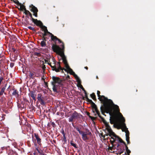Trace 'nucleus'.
Segmentation results:
<instances>
[{"label": "nucleus", "mask_w": 155, "mask_h": 155, "mask_svg": "<svg viewBox=\"0 0 155 155\" xmlns=\"http://www.w3.org/2000/svg\"><path fill=\"white\" fill-rule=\"evenodd\" d=\"M100 91H97V94L98 97V99L103 104L100 108L102 114L104 115V113H109L110 116V121L111 124H114L115 127V124L121 120L122 123L123 128L125 130L126 140L128 144L130 143V141L129 132L124 123L125 119L120 112L119 106L114 104L112 101L108 99L104 95H101Z\"/></svg>", "instance_id": "f257e3e1"}, {"label": "nucleus", "mask_w": 155, "mask_h": 155, "mask_svg": "<svg viewBox=\"0 0 155 155\" xmlns=\"http://www.w3.org/2000/svg\"><path fill=\"white\" fill-rule=\"evenodd\" d=\"M42 68L43 69V73H45V70L46 67L45 65L44 64H43L42 65Z\"/></svg>", "instance_id": "c756f323"}, {"label": "nucleus", "mask_w": 155, "mask_h": 155, "mask_svg": "<svg viewBox=\"0 0 155 155\" xmlns=\"http://www.w3.org/2000/svg\"><path fill=\"white\" fill-rule=\"evenodd\" d=\"M37 99L41 105H44L45 104V103L44 100V97L41 93L38 94Z\"/></svg>", "instance_id": "9d476101"}, {"label": "nucleus", "mask_w": 155, "mask_h": 155, "mask_svg": "<svg viewBox=\"0 0 155 155\" xmlns=\"http://www.w3.org/2000/svg\"><path fill=\"white\" fill-rule=\"evenodd\" d=\"M42 34L43 37H45V36H46L47 35V34H46V33H42Z\"/></svg>", "instance_id": "603ef678"}, {"label": "nucleus", "mask_w": 155, "mask_h": 155, "mask_svg": "<svg viewBox=\"0 0 155 155\" xmlns=\"http://www.w3.org/2000/svg\"><path fill=\"white\" fill-rule=\"evenodd\" d=\"M18 5H20V8H18L19 10L20 11H23V10H25L24 8H25V5L22 4L21 3V4H19Z\"/></svg>", "instance_id": "6ab92c4d"}, {"label": "nucleus", "mask_w": 155, "mask_h": 155, "mask_svg": "<svg viewBox=\"0 0 155 155\" xmlns=\"http://www.w3.org/2000/svg\"><path fill=\"white\" fill-rule=\"evenodd\" d=\"M32 22L36 25L37 26H39L41 28L43 25V24L40 20H38L37 19H32Z\"/></svg>", "instance_id": "9b49d317"}, {"label": "nucleus", "mask_w": 155, "mask_h": 155, "mask_svg": "<svg viewBox=\"0 0 155 155\" xmlns=\"http://www.w3.org/2000/svg\"><path fill=\"white\" fill-rule=\"evenodd\" d=\"M97 115L105 125V128L103 130L105 132L106 136H109L111 137H115V136L117 135L113 131L108 123L101 116L100 113H98Z\"/></svg>", "instance_id": "f03ea898"}, {"label": "nucleus", "mask_w": 155, "mask_h": 155, "mask_svg": "<svg viewBox=\"0 0 155 155\" xmlns=\"http://www.w3.org/2000/svg\"><path fill=\"white\" fill-rule=\"evenodd\" d=\"M68 72H69L70 74H71L72 75L73 74H74V72L70 68L68 70Z\"/></svg>", "instance_id": "7c9ffc66"}, {"label": "nucleus", "mask_w": 155, "mask_h": 155, "mask_svg": "<svg viewBox=\"0 0 155 155\" xmlns=\"http://www.w3.org/2000/svg\"><path fill=\"white\" fill-rule=\"evenodd\" d=\"M4 78L2 77H0V83H1L2 81L3 80Z\"/></svg>", "instance_id": "de8ad7c7"}, {"label": "nucleus", "mask_w": 155, "mask_h": 155, "mask_svg": "<svg viewBox=\"0 0 155 155\" xmlns=\"http://www.w3.org/2000/svg\"><path fill=\"white\" fill-rule=\"evenodd\" d=\"M23 100L25 102H28V101L27 100V99L25 98V97H23Z\"/></svg>", "instance_id": "09e8293b"}, {"label": "nucleus", "mask_w": 155, "mask_h": 155, "mask_svg": "<svg viewBox=\"0 0 155 155\" xmlns=\"http://www.w3.org/2000/svg\"><path fill=\"white\" fill-rule=\"evenodd\" d=\"M90 114L89 112H87V115L93 121L94 120L96 119V117H94L92 116H91L90 115Z\"/></svg>", "instance_id": "4be33fe9"}, {"label": "nucleus", "mask_w": 155, "mask_h": 155, "mask_svg": "<svg viewBox=\"0 0 155 155\" xmlns=\"http://www.w3.org/2000/svg\"><path fill=\"white\" fill-rule=\"evenodd\" d=\"M27 23V24H29V21L27 20V21H25Z\"/></svg>", "instance_id": "680f3d73"}, {"label": "nucleus", "mask_w": 155, "mask_h": 155, "mask_svg": "<svg viewBox=\"0 0 155 155\" xmlns=\"http://www.w3.org/2000/svg\"><path fill=\"white\" fill-rule=\"evenodd\" d=\"M51 40L54 42L55 44H56V41H58L59 43L62 44L60 45V46L62 47L61 48H63V46L64 47V42L60 39H58L56 36H54L53 34L51 35Z\"/></svg>", "instance_id": "6e6552de"}, {"label": "nucleus", "mask_w": 155, "mask_h": 155, "mask_svg": "<svg viewBox=\"0 0 155 155\" xmlns=\"http://www.w3.org/2000/svg\"><path fill=\"white\" fill-rule=\"evenodd\" d=\"M71 144L72 146H73L74 148H78V147L76 145V144L73 143L72 142V141L71 142Z\"/></svg>", "instance_id": "2f4dec72"}, {"label": "nucleus", "mask_w": 155, "mask_h": 155, "mask_svg": "<svg viewBox=\"0 0 155 155\" xmlns=\"http://www.w3.org/2000/svg\"><path fill=\"white\" fill-rule=\"evenodd\" d=\"M51 125L54 127H56L55 124L54 122H52L51 123Z\"/></svg>", "instance_id": "79ce46f5"}, {"label": "nucleus", "mask_w": 155, "mask_h": 155, "mask_svg": "<svg viewBox=\"0 0 155 155\" xmlns=\"http://www.w3.org/2000/svg\"><path fill=\"white\" fill-rule=\"evenodd\" d=\"M52 79L53 81L51 82V84L53 86V90L54 92H58L57 91V87L55 85L56 83H58L60 84H61L62 80H61L59 78L55 77L54 76H52Z\"/></svg>", "instance_id": "39448f33"}, {"label": "nucleus", "mask_w": 155, "mask_h": 155, "mask_svg": "<svg viewBox=\"0 0 155 155\" xmlns=\"http://www.w3.org/2000/svg\"><path fill=\"white\" fill-rule=\"evenodd\" d=\"M62 141L63 142L64 144L67 143V140L66 139V137L65 136H63Z\"/></svg>", "instance_id": "bb28decb"}, {"label": "nucleus", "mask_w": 155, "mask_h": 155, "mask_svg": "<svg viewBox=\"0 0 155 155\" xmlns=\"http://www.w3.org/2000/svg\"><path fill=\"white\" fill-rule=\"evenodd\" d=\"M119 142H118L117 143H116V144H117L116 147H117V150H118V149H120L121 148L120 147V144L119 143Z\"/></svg>", "instance_id": "c9c22d12"}, {"label": "nucleus", "mask_w": 155, "mask_h": 155, "mask_svg": "<svg viewBox=\"0 0 155 155\" xmlns=\"http://www.w3.org/2000/svg\"><path fill=\"white\" fill-rule=\"evenodd\" d=\"M67 77L68 78H70V76L69 75H68L67 76Z\"/></svg>", "instance_id": "774afa93"}, {"label": "nucleus", "mask_w": 155, "mask_h": 155, "mask_svg": "<svg viewBox=\"0 0 155 155\" xmlns=\"http://www.w3.org/2000/svg\"><path fill=\"white\" fill-rule=\"evenodd\" d=\"M40 28H41L44 31H45V29L46 30V29H47V27L45 25H43Z\"/></svg>", "instance_id": "f704fd0d"}, {"label": "nucleus", "mask_w": 155, "mask_h": 155, "mask_svg": "<svg viewBox=\"0 0 155 155\" xmlns=\"http://www.w3.org/2000/svg\"><path fill=\"white\" fill-rule=\"evenodd\" d=\"M13 2L18 5L19 4H21V3H20L18 0H13Z\"/></svg>", "instance_id": "72a5a7b5"}, {"label": "nucleus", "mask_w": 155, "mask_h": 155, "mask_svg": "<svg viewBox=\"0 0 155 155\" xmlns=\"http://www.w3.org/2000/svg\"><path fill=\"white\" fill-rule=\"evenodd\" d=\"M86 101L91 104V107L93 108V112L94 113L95 111L97 114H98V113L100 114V113L97 109V105L93 102L92 100L89 99L88 97L86 98Z\"/></svg>", "instance_id": "423d86ee"}, {"label": "nucleus", "mask_w": 155, "mask_h": 155, "mask_svg": "<svg viewBox=\"0 0 155 155\" xmlns=\"http://www.w3.org/2000/svg\"><path fill=\"white\" fill-rule=\"evenodd\" d=\"M84 68H85V69H86V70H88V68L86 66V67H84Z\"/></svg>", "instance_id": "69168bd1"}, {"label": "nucleus", "mask_w": 155, "mask_h": 155, "mask_svg": "<svg viewBox=\"0 0 155 155\" xmlns=\"http://www.w3.org/2000/svg\"><path fill=\"white\" fill-rule=\"evenodd\" d=\"M52 60L53 62V65L51 66V67L53 71H55L57 72H59L60 71H61V72H63V70H64L65 71H66V69H65L64 68H62L61 67V66L60 65V62H58V68H56V66H55V63H56V61L55 60L54 58V57H52Z\"/></svg>", "instance_id": "20e7f679"}, {"label": "nucleus", "mask_w": 155, "mask_h": 155, "mask_svg": "<svg viewBox=\"0 0 155 155\" xmlns=\"http://www.w3.org/2000/svg\"><path fill=\"white\" fill-rule=\"evenodd\" d=\"M48 31L47 29H46V30L45 29V31L44 32V33H46V34H47V33L48 32Z\"/></svg>", "instance_id": "6e6d98bb"}, {"label": "nucleus", "mask_w": 155, "mask_h": 155, "mask_svg": "<svg viewBox=\"0 0 155 155\" xmlns=\"http://www.w3.org/2000/svg\"><path fill=\"white\" fill-rule=\"evenodd\" d=\"M12 90L13 91L12 93V95L15 96L16 98H18L20 96L19 92L15 88H13Z\"/></svg>", "instance_id": "4468645a"}, {"label": "nucleus", "mask_w": 155, "mask_h": 155, "mask_svg": "<svg viewBox=\"0 0 155 155\" xmlns=\"http://www.w3.org/2000/svg\"><path fill=\"white\" fill-rule=\"evenodd\" d=\"M45 63H47L48 64V62H49V61H50L49 60H45Z\"/></svg>", "instance_id": "13d9d810"}, {"label": "nucleus", "mask_w": 155, "mask_h": 155, "mask_svg": "<svg viewBox=\"0 0 155 155\" xmlns=\"http://www.w3.org/2000/svg\"><path fill=\"white\" fill-rule=\"evenodd\" d=\"M48 64H49L51 67V66H52V63L50 62V61H49V62L48 63Z\"/></svg>", "instance_id": "864d4df0"}, {"label": "nucleus", "mask_w": 155, "mask_h": 155, "mask_svg": "<svg viewBox=\"0 0 155 155\" xmlns=\"http://www.w3.org/2000/svg\"><path fill=\"white\" fill-rule=\"evenodd\" d=\"M85 98H86L87 97H88L87 93H85Z\"/></svg>", "instance_id": "052dcab7"}, {"label": "nucleus", "mask_w": 155, "mask_h": 155, "mask_svg": "<svg viewBox=\"0 0 155 155\" xmlns=\"http://www.w3.org/2000/svg\"><path fill=\"white\" fill-rule=\"evenodd\" d=\"M74 118L73 117L71 116V117H70L69 119V121L70 122H72L73 121Z\"/></svg>", "instance_id": "ea45409f"}, {"label": "nucleus", "mask_w": 155, "mask_h": 155, "mask_svg": "<svg viewBox=\"0 0 155 155\" xmlns=\"http://www.w3.org/2000/svg\"><path fill=\"white\" fill-rule=\"evenodd\" d=\"M100 135L101 136V137H102L104 139H105V137L106 136V134H105L104 135L103 133L102 132L101 133Z\"/></svg>", "instance_id": "4c0bfd02"}, {"label": "nucleus", "mask_w": 155, "mask_h": 155, "mask_svg": "<svg viewBox=\"0 0 155 155\" xmlns=\"http://www.w3.org/2000/svg\"><path fill=\"white\" fill-rule=\"evenodd\" d=\"M91 97L94 101H96L97 99L96 97V95L94 93H93L92 94H90Z\"/></svg>", "instance_id": "412c9836"}, {"label": "nucleus", "mask_w": 155, "mask_h": 155, "mask_svg": "<svg viewBox=\"0 0 155 155\" xmlns=\"http://www.w3.org/2000/svg\"><path fill=\"white\" fill-rule=\"evenodd\" d=\"M29 15V16H30V17L31 18V20L32 21V19H35L32 16V14L30 13L29 14H28Z\"/></svg>", "instance_id": "37998d69"}, {"label": "nucleus", "mask_w": 155, "mask_h": 155, "mask_svg": "<svg viewBox=\"0 0 155 155\" xmlns=\"http://www.w3.org/2000/svg\"><path fill=\"white\" fill-rule=\"evenodd\" d=\"M47 34H48L51 35V36L52 35H53L51 33H50V32H49L48 31L47 32Z\"/></svg>", "instance_id": "bf43d9fd"}, {"label": "nucleus", "mask_w": 155, "mask_h": 155, "mask_svg": "<svg viewBox=\"0 0 155 155\" xmlns=\"http://www.w3.org/2000/svg\"><path fill=\"white\" fill-rule=\"evenodd\" d=\"M126 150L127 154H130V153H131L129 149Z\"/></svg>", "instance_id": "c03bdc74"}, {"label": "nucleus", "mask_w": 155, "mask_h": 155, "mask_svg": "<svg viewBox=\"0 0 155 155\" xmlns=\"http://www.w3.org/2000/svg\"><path fill=\"white\" fill-rule=\"evenodd\" d=\"M41 46L42 47H45L46 46V45L45 41H41L40 43Z\"/></svg>", "instance_id": "5701e85b"}, {"label": "nucleus", "mask_w": 155, "mask_h": 155, "mask_svg": "<svg viewBox=\"0 0 155 155\" xmlns=\"http://www.w3.org/2000/svg\"><path fill=\"white\" fill-rule=\"evenodd\" d=\"M25 21H27V20H28V15H26L25 16Z\"/></svg>", "instance_id": "8fccbe9b"}, {"label": "nucleus", "mask_w": 155, "mask_h": 155, "mask_svg": "<svg viewBox=\"0 0 155 155\" xmlns=\"http://www.w3.org/2000/svg\"><path fill=\"white\" fill-rule=\"evenodd\" d=\"M114 137H111V139H113L112 141H110V143L111 144L112 146H113V149L115 150L116 149H117V147H116V146L117 145V144H114V143H117L118 142H120L119 141V138H120V137L116 135Z\"/></svg>", "instance_id": "0eeeda50"}, {"label": "nucleus", "mask_w": 155, "mask_h": 155, "mask_svg": "<svg viewBox=\"0 0 155 155\" xmlns=\"http://www.w3.org/2000/svg\"><path fill=\"white\" fill-rule=\"evenodd\" d=\"M25 8V10H24L25 11V12H24V13L27 15H28L29 14L30 12H29V11L28 10H27L26 9V8Z\"/></svg>", "instance_id": "393cba45"}, {"label": "nucleus", "mask_w": 155, "mask_h": 155, "mask_svg": "<svg viewBox=\"0 0 155 155\" xmlns=\"http://www.w3.org/2000/svg\"><path fill=\"white\" fill-rule=\"evenodd\" d=\"M14 65V63L11 62L10 64V66L11 68H12Z\"/></svg>", "instance_id": "a18cd8bd"}, {"label": "nucleus", "mask_w": 155, "mask_h": 155, "mask_svg": "<svg viewBox=\"0 0 155 155\" xmlns=\"http://www.w3.org/2000/svg\"><path fill=\"white\" fill-rule=\"evenodd\" d=\"M79 85H78V86L81 89L82 88V87H83L82 85L81 84V81H80L78 82Z\"/></svg>", "instance_id": "58836bf2"}, {"label": "nucleus", "mask_w": 155, "mask_h": 155, "mask_svg": "<svg viewBox=\"0 0 155 155\" xmlns=\"http://www.w3.org/2000/svg\"><path fill=\"white\" fill-rule=\"evenodd\" d=\"M71 116L74 119H78L79 118H80L82 116L81 115L77 113L76 111H74Z\"/></svg>", "instance_id": "f8f14e48"}, {"label": "nucleus", "mask_w": 155, "mask_h": 155, "mask_svg": "<svg viewBox=\"0 0 155 155\" xmlns=\"http://www.w3.org/2000/svg\"><path fill=\"white\" fill-rule=\"evenodd\" d=\"M29 96L31 97L32 99L35 101H36L35 95L34 92L33 91H31L29 94Z\"/></svg>", "instance_id": "f3484780"}, {"label": "nucleus", "mask_w": 155, "mask_h": 155, "mask_svg": "<svg viewBox=\"0 0 155 155\" xmlns=\"http://www.w3.org/2000/svg\"><path fill=\"white\" fill-rule=\"evenodd\" d=\"M28 28L31 30H32L33 31H35L36 30L34 28L32 27L31 26L28 27Z\"/></svg>", "instance_id": "e433bc0d"}, {"label": "nucleus", "mask_w": 155, "mask_h": 155, "mask_svg": "<svg viewBox=\"0 0 155 155\" xmlns=\"http://www.w3.org/2000/svg\"><path fill=\"white\" fill-rule=\"evenodd\" d=\"M119 141L120 143H123L125 146L126 150L129 149L128 147L127 146L126 143L122 139L120 138H119Z\"/></svg>", "instance_id": "a211bd4d"}, {"label": "nucleus", "mask_w": 155, "mask_h": 155, "mask_svg": "<svg viewBox=\"0 0 155 155\" xmlns=\"http://www.w3.org/2000/svg\"><path fill=\"white\" fill-rule=\"evenodd\" d=\"M47 38L46 37H42V40H43L42 41H45V42L46 41Z\"/></svg>", "instance_id": "49530a36"}, {"label": "nucleus", "mask_w": 155, "mask_h": 155, "mask_svg": "<svg viewBox=\"0 0 155 155\" xmlns=\"http://www.w3.org/2000/svg\"><path fill=\"white\" fill-rule=\"evenodd\" d=\"M81 89L84 91L85 90V89H84V88L83 87H82V88H81Z\"/></svg>", "instance_id": "0e129e2a"}, {"label": "nucleus", "mask_w": 155, "mask_h": 155, "mask_svg": "<svg viewBox=\"0 0 155 155\" xmlns=\"http://www.w3.org/2000/svg\"><path fill=\"white\" fill-rule=\"evenodd\" d=\"M110 138H111V137H110V136H109V137H107L106 138H105V139H104V140H108V139H109V140H110V141L111 140L112 141V140H113V139H111Z\"/></svg>", "instance_id": "a19ab883"}, {"label": "nucleus", "mask_w": 155, "mask_h": 155, "mask_svg": "<svg viewBox=\"0 0 155 155\" xmlns=\"http://www.w3.org/2000/svg\"><path fill=\"white\" fill-rule=\"evenodd\" d=\"M36 150L39 154V155H42L44 153H43V151L41 149H38V148H37Z\"/></svg>", "instance_id": "b1692460"}, {"label": "nucleus", "mask_w": 155, "mask_h": 155, "mask_svg": "<svg viewBox=\"0 0 155 155\" xmlns=\"http://www.w3.org/2000/svg\"><path fill=\"white\" fill-rule=\"evenodd\" d=\"M65 65V67L66 68V69H67L68 71L71 68H70L68 64V63H66V64H64ZM67 71V70H66V71Z\"/></svg>", "instance_id": "cd10ccee"}, {"label": "nucleus", "mask_w": 155, "mask_h": 155, "mask_svg": "<svg viewBox=\"0 0 155 155\" xmlns=\"http://www.w3.org/2000/svg\"><path fill=\"white\" fill-rule=\"evenodd\" d=\"M85 98H86L85 97H83V96L82 97V99L83 100H85Z\"/></svg>", "instance_id": "e2e57ef3"}, {"label": "nucleus", "mask_w": 155, "mask_h": 155, "mask_svg": "<svg viewBox=\"0 0 155 155\" xmlns=\"http://www.w3.org/2000/svg\"><path fill=\"white\" fill-rule=\"evenodd\" d=\"M61 133L63 135V136H65V133H64V130H63V131H62L61 132Z\"/></svg>", "instance_id": "5fc2aeb1"}, {"label": "nucleus", "mask_w": 155, "mask_h": 155, "mask_svg": "<svg viewBox=\"0 0 155 155\" xmlns=\"http://www.w3.org/2000/svg\"><path fill=\"white\" fill-rule=\"evenodd\" d=\"M124 149H122L121 148H120V149H118V152H119V153L120 154H121L122 153L124 152Z\"/></svg>", "instance_id": "c85d7f7f"}, {"label": "nucleus", "mask_w": 155, "mask_h": 155, "mask_svg": "<svg viewBox=\"0 0 155 155\" xmlns=\"http://www.w3.org/2000/svg\"><path fill=\"white\" fill-rule=\"evenodd\" d=\"M48 31L47 29H46V30L45 29V31L44 32V33H46V34H47V33L48 32Z\"/></svg>", "instance_id": "4d7b16f0"}, {"label": "nucleus", "mask_w": 155, "mask_h": 155, "mask_svg": "<svg viewBox=\"0 0 155 155\" xmlns=\"http://www.w3.org/2000/svg\"><path fill=\"white\" fill-rule=\"evenodd\" d=\"M72 75L74 76L75 78L76 79L77 81V82H80L81 80L80 79V78L78 77V76H77V75L75 74L74 73V74H73Z\"/></svg>", "instance_id": "aec40b11"}, {"label": "nucleus", "mask_w": 155, "mask_h": 155, "mask_svg": "<svg viewBox=\"0 0 155 155\" xmlns=\"http://www.w3.org/2000/svg\"><path fill=\"white\" fill-rule=\"evenodd\" d=\"M112 147H113V146H112L111 147H109L108 148V150H112L113 149V148H112Z\"/></svg>", "instance_id": "3c124183"}, {"label": "nucleus", "mask_w": 155, "mask_h": 155, "mask_svg": "<svg viewBox=\"0 0 155 155\" xmlns=\"http://www.w3.org/2000/svg\"><path fill=\"white\" fill-rule=\"evenodd\" d=\"M45 84L46 86H48L47 83V82H45Z\"/></svg>", "instance_id": "338daca9"}, {"label": "nucleus", "mask_w": 155, "mask_h": 155, "mask_svg": "<svg viewBox=\"0 0 155 155\" xmlns=\"http://www.w3.org/2000/svg\"><path fill=\"white\" fill-rule=\"evenodd\" d=\"M34 56H37L38 57H41V54L40 53L36 52H34Z\"/></svg>", "instance_id": "a878e982"}, {"label": "nucleus", "mask_w": 155, "mask_h": 155, "mask_svg": "<svg viewBox=\"0 0 155 155\" xmlns=\"http://www.w3.org/2000/svg\"><path fill=\"white\" fill-rule=\"evenodd\" d=\"M82 136V138L84 141H86L88 140V138L86 134L83 131V133L80 134Z\"/></svg>", "instance_id": "2eb2a0df"}, {"label": "nucleus", "mask_w": 155, "mask_h": 155, "mask_svg": "<svg viewBox=\"0 0 155 155\" xmlns=\"http://www.w3.org/2000/svg\"><path fill=\"white\" fill-rule=\"evenodd\" d=\"M34 136L35 137L36 140H37L38 144L41 146V139L40 138L38 135L37 134L35 133Z\"/></svg>", "instance_id": "ddd939ff"}, {"label": "nucleus", "mask_w": 155, "mask_h": 155, "mask_svg": "<svg viewBox=\"0 0 155 155\" xmlns=\"http://www.w3.org/2000/svg\"><path fill=\"white\" fill-rule=\"evenodd\" d=\"M72 125L74 128L75 129L79 132L80 134L83 133V131L80 130L81 128H79L78 126L74 125L73 123H72Z\"/></svg>", "instance_id": "dca6fc26"}, {"label": "nucleus", "mask_w": 155, "mask_h": 155, "mask_svg": "<svg viewBox=\"0 0 155 155\" xmlns=\"http://www.w3.org/2000/svg\"><path fill=\"white\" fill-rule=\"evenodd\" d=\"M30 7L31 8L30 10L33 13V15L35 17H37L38 12L37 8L33 5H30Z\"/></svg>", "instance_id": "1a4fd4ad"}, {"label": "nucleus", "mask_w": 155, "mask_h": 155, "mask_svg": "<svg viewBox=\"0 0 155 155\" xmlns=\"http://www.w3.org/2000/svg\"><path fill=\"white\" fill-rule=\"evenodd\" d=\"M34 74L31 72H30V74L29 75V76L30 77V78L32 79H34Z\"/></svg>", "instance_id": "473e14b6"}, {"label": "nucleus", "mask_w": 155, "mask_h": 155, "mask_svg": "<svg viewBox=\"0 0 155 155\" xmlns=\"http://www.w3.org/2000/svg\"><path fill=\"white\" fill-rule=\"evenodd\" d=\"M52 49L54 52L57 53L61 56L64 64L68 63L66 57L64 54V46H63V48H61L58 45L53 44L52 46Z\"/></svg>", "instance_id": "7ed1b4c3"}]
</instances>
